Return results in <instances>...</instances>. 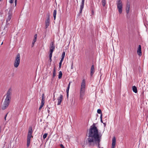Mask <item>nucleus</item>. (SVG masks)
Instances as JSON below:
<instances>
[{
    "mask_svg": "<svg viewBox=\"0 0 148 148\" xmlns=\"http://www.w3.org/2000/svg\"><path fill=\"white\" fill-rule=\"evenodd\" d=\"M102 114H101V116H100L101 121L102 123H103L102 121Z\"/></svg>",
    "mask_w": 148,
    "mask_h": 148,
    "instance_id": "obj_34",
    "label": "nucleus"
},
{
    "mask_svg": "<svg viewBox=\"0 0 148 148\" xmlns=\"http://www.w3.org/2000/svg\"><path fill=\"white\" fill-rule=\"evenodd\" d=\"M132 90L133 92L135 93H136L137 92V88L135 86H134L132 87Z\"/></svg>",
    "mask_w": 148,
    "mask_h": 148,
    "instance_id": "obj_16",
    "label": "nucleus"
},
{
    "mask_svg": "<svg viewBox=\"0 0 148 148\" xmlns=\"http://www.w3.org/2000/svg\"><path fill=\"white\" fill-rule=\"evenodd\" d=\"M71 82H69V84H68V87H67V89H66V92H69V88H70V84H71Z\"/></svg>",
    "mask_w": 148,
    "mask_h": 148,
    "instance_id": "obj_17",
    "label": "nucleus"
},
{
    "mask_svg": "<svg viewBox=\"0 0 148 148\" xmlns=\"http://www.w3.org/2000/svg\"><path fill=\"white\" fill-rule=\"evenodd\" d=\"M12 94V90L11 88H10L5 95L6 97L3 104L1 105V108L2 110H4L8 107L10 102Z\"/></svg>",
    "mask_w": 148,
    "mask_h": 148,
    "instance_id": "obj_1",
    "label": "nucleus"
},
{
    "mask_svg": "<svg viewBox=\"0 0 148 148\" xmlns=\"http://www.w3.org/2000/svg\"><path fill=\"white\" fill-rule=\"evenodd\" d=\"M60 146L61 148H65L64 146L62 144H60Z\"/></svg>",
    "mask_w": 148,
    "mask_h": 148,
    "instance_id": "obj_31",
    "label": "nucleus"
},
{
    "mask_svg": "<svg viewBox=\"0 0 148 148\" xmlns=\"http://www.w3.org/2000/svg\"><path fill=\"white\" fill-rule=\"evenodd\" d=\"M35 43V42H32V47H33L34 45V44Z\"/></svg>",
    "mask_w": 148,
    "mask_h": 148,
    "instance_id": "obj_30",
    "label": "nucleus"
},
{
    "mask_svg": "<svg viewBox=\"0 0 148 148\" xmlns=\"http://www.w3.org/2000/svg\"><path fill=\"white\" fill-rule=\"evenodd\" d=\"M32 128L31 127H30L29 128L27 139V145L28 147L29 145L31 138L33 137V136H32Z\"/></svg>",
    "mask_w": 148,
    "mask_h": 148,
    "instance_id": "obj_3",
    "label": "nucleus"
},
{
    "mask_svg": "<svg viewBox=\"0 0 148 148\" xmlns=\"http://www.w3.org/2000/svg\"><path fill=\"white\" fill-rule=\"evenodd\" d=\"M137 53L140 56H141L142 55V52L141 51V46L139 45L137 50Z\"/></svg>",
    "mask_w": 148,
    "mask_h": 148,
    "instance_id": "obj_10",
    "label": "nucleus"
},
{
    "mask_svg": "<svg viewBox=\"0 0 148 148\" xmlns=\"http://www.w3.org/2000/svg\"><path fill=\"white\" fill-rule=\"evenodd\" d=\"M3 44V42H2L1 44V45H2Z\"/></svg>",
    "mask_w": 148,
    "mask_h": 148,
    "instance_id": "obj_39",
    "label": "nucleus"
},
{
    "mask_svg": "<svg viewBox=\"0 0 148 148\" xmlns=\"http://www.w3.org/2000/svg\"><path fill=\"white\" fill-rule=\"evenodd\" d=\"M42 107H43V106H41L40 105V107H39V110H40L42 108Z\"/></svg>",
    "mask_w": 148,
    "mask_h": 148,
    "instance_id": "obj_36",
    "label": "nucleus"
},
{
    "mask_svg": "<svg viewBox=\"0 0 148 148\" xmlns=\"http://www.w3.org/2000/svg\"><path fill=\"white\" fill-rule=\"evenodd\" d=\"M8 30L7 29H6L5 27L4 28V32H2L1 33L2 34H5L6 32H7V31Z\"/></svg>",
    "mask_w": 148,
    "mask_h": 148,
    "instance_id": "obj_21",
    "label": "nucleus"
},
{
    "mask_svg": "<svg viewBox=\"0 0 148 148\" xmlns=\"http://www.w3.org/2000/svg\"><path fill=\"white\" fill-rule=\"evenodd\" d=\"M44 103H45V102H44V98H43V97H42L41 106H43L44 105Z\"/></svg>",
    "mask_w": 148,
    "mask_h": 148,
    "instance_id": "obj_24",
    "label": "nucleus"
},
{
    "mask_svg": "<svg viewBox=\"0 0 148 148\" xmlns=\"http://www.w3.org/2000/svg\"><path fill=\"white\" fill-rule=\"evenodd\" d=\"M47 133H45L44 134V135L43 136V138L44 139H45L46 138V137H47Z\"/></svg>",
    "mask_w": 148,
    "mask_h": 148,
    "instance_id": "obj_29",
    "label": "nucleus"
},
{
    "mask_svg": "<svg viewBox=\"0 0 148 148\" xmlns=\"http://www.w3.org/2000/svg\"><path fill=\"white\" fill-rule=\"evenodd\" d=\"M95 72V71L94 67V65H92L91 67L90 71V75L91 76H92V75Z\"/></svg>",
    "mask_w": 148,
    "mask_h": 148,
    "instance_id": "obj_14",
    "label": "nucleus"
},
{
    "mask_svg": "<svg viewBox=\"0 0 148 148\" xmlns=\"http://www.w3.org/2000/svg\"><path fill=\"white\" fill-rule=\"evenodd\" d=\"M43 95H44V94H43L42 95V96H43Z\"/></svg>",
    "mask_w": 148,
    "mask_h": 148,
    "instance_id": "obj_41",
    "label": "nucleus"
},
{
    "mask_svg": "<svg viewBox=\"0 0 148 148\" xmlns=\"http://www.w3.org/2000/svg\"><path fill=\"white\" fill-rule=\"evenodd\" d=\"M62 73L61 71H60L59 73V74L58 75V78L59 79H60L61 78L62 76Z\"/></svg>",
    "mask_w": 148,
    "mask_h": 148,
    "instance_id": "obj_22",
    "label": "nucleus"
},
{
    "mask_svg": "<svg viewBox=\"0 0 148 148\" xmlns=\"http://www.w3.org/2000/svg\"><path fill=\"white\" fill-rule=\"evenodd\" d=\"M86 90V81L83 79L81 83V88L80 90V99L82 100L84 98V96L85 95Z\"/></svg>",
    "mask_w": 148,
    "mask_h": 148,
    "instance_id": "obj_2",
    "label": "nucleus"
},
{
    "mask_svg": "<svg viewBox=\"0 0 148 148\" xmlns=\"http://www.w3.org/2000/svg\"><path fill=\"white\" fill-rule=\"evenodd\" d=\"M117 8L120 14L122 13L123 11V4L121 0H117L116 3Z\"/></svg>",
    "mask_w": 148,
    "mask_h": 148,
    "instance_id": "obj_5",
    "label": "nucleus"
},
{
    "mask_svg": "<svg viewBox=\"0 0 148 148\" xmlns=\"http://www.w3.org/2000/svg\"><path fill=\"white\" fill-rule=\"evenodd\" d=\"M36 39H37V38H34V40H33V42H35L36 41Z\"/></svg>",
    "mask_w": 148,
    "mask_h": 148,
    "instance_id": "obj_32",
    "label": "nucleus"
},
{
    "mask_svg": "<svg viewBox=\"0 0 148 148\" xmlns=\"http://www.w3.org/2000/svg\"><path fill=\"white\" fill-rule=\"evenodd\" d=\"M84 1L85 0H82V1L81 3V4L80 5V13H81L82 10L84 8Z\"/></svg>",
    "mask_w": 148,
    "mask_h": 148,
    "instance_id": "obj_11",
    "label": "nucleus"
},
{
    "mask_svg": "<svg viewBox=\"0 0 148 148\" xmlns=\"http://www.w3.org/2000/svg\"><path fill=\"white\" fill-rule=\"evenodd\" d=\"M12 10V8H10L8 13V16L6 20V21L7 23H8L9 21H10V19H11Z\"/></svg>",
    "mask_w": 148,
    "mask_h": 148,
    "instance_id": "obj_6",
    "label": "nucleus"
},
{
    "mask_svg": "<svg viewBox=\"0 0 148 148\" xmlns=\"http://www.w3.org/2000/svg\"><path fill=\"white\" fill-rule=\"evenodd\" d=\"M101 3L102 5L104 7L106 4V0H102Z\"/></svg>",
    "mask_w": 148,
    "mask_h": 148,
    "instance_id": "obj_20",
    "label": "nucleus"
},
{
    "mask_svg": "<svg viewBox=\"0 0 148 148\" xmlns=\"http://www.w3.org/2000/svg\"><path fill=\"white\" fill-rule=\"evenodd\" d=\"M5 145V144H4V146H3V147H4V145Z\"/></svg>",
    "mask_w": 148,
    "mask_h": 148,
    "instance_id": "obj_40",
    "label": "nucleus"
},
{
    "mask_svg": "<svg viewBox=\"0 0 148 148\" xmlns=\"http://www.w3.org/2000/svg\"><path fill=\"white\" fill-rule=\"evenodd\" d=\"M65 55V52L64 51H63L62 53V58L61 60H63L64 59V58Z\"/></svg>",
    "mask_w": 148,
    "mask_h": 148,
    "instance_id": "obj_19",
    "label": "nucleus"
},
{
    "mask_svg": "<svg viewBox=\"0 0 148 148\" xmlns=\"http://www.w3.org/2000/svg\"><path fill=\"white\" fill-rule=\"evenodd\" d=\"M44 103H45V102H44V98H43V97H42L41 106H43L44 105Z\"/></svg>",
    "mask_w": 148,
    "mask_h": 148,
    "instance_id": "obj_23",
    "label": "nucleus"
},
{
    "mask_svg": "<svg viewBox=\"0 0 148 148\" xmlns=\"http://www.w3.org/2000/svg\"><path fill=\"white\" fill-rule=\"evenodd\" d=\"M116 144V138L114 137L112 140V148H114Z\"/></svg>",
    "mask_w": 148,
    "mask_h": 148,
    "instance_id": "obj_9",
    "label": "nucleus"
},
{
    "mask_svg": "<svg viewBox=\"0 0 148 148\" xmlns=\"http://www.w3.org/2000/svg\"><path fill=\"white\" fill-rule=\"evenodd\" d=\"M20 54L18 53L15 57V60L14 63V66L15 67L17 68L18 66L20 63Z\"/></svg>",
    "mask_w": 148,
    "mask_h": 148,
    "instance_id": "obj_4",
    "label": "nucleus"
},
{
    "mask_svg": "<svg viewBox=\"0 0 148 148\" xmlns=\"http://www.w3.org/2000/svg\"><path fill=\"white\" fill-rule=\"evenodd\" d=\"M55 46L53 42H51L50 44L49 47L50 53L49 54H52L53 52L55 49Z\"/></svg>",
    "mask_w": 148,
    "mask_h": 148,
    "instance_id": "obj_7",
    "label": "nucleus"
},
{
    "mask_svg": "<svg viewBox=\"0 0 148 148\" xmlns=\"http://www.w3.org/2000/svg\"><path fill=\"white\" fill-rule=\"evenodd\" d=\"M57 13V11L56 10H54L53 12V16L54 20H55L56 18V16Z\"/></svg>",
    "mask_w": 148,
    "mask_h": 148,
    "instance_id": "obj_15",
    "label": "nucleus"
},
{
    "mask_svg": "<svg viewBox=\"0 0 148 148\" xmlns=\"http://www.w3.org/2000/svg\"><path fill=\"white\" fill-rule=\"evenodd\" d=\"M97 112L99 114H102L101 111L100 109H98L97 110Z\"/></svg>",
    "mask_w": 148,
    "mask_h": 148,
    "instance_id": "obj_28",
    "label": "nucleus"
},
{
    "mask_svg": "<svg viewBox=\"0 0 148 148\" xmlns=\"http://www.w3.org/2000/svg\"><path fill=\"white\" fill-rule=\"evenodd\" d=\"M7 114H6L5 116L4 117V119L5 120H6V117H7Z\"/></svg>",
    "mask_w": 148,
    "mask_h": 148,
    "instance_id": "obj_37",
    "label": "nucleus"
},
{
    "mask_svg": "<svg viewBox=\"0 0 148 148\" xmlns=\"http://www.w3.org/2000/svg\"><path fill=\"white\" fill-rule=\"evenodd\" d=\"M37 34H35L34 36V38H37Z\"/></svg>",
    "mask_w": 148,
    "mask_h": 148,
    "instance_id": "obj_35",
    "label": "nucleus"
},
{
    "mask_svg": "<svg viewBox=\"0 0 148 148\" xmlns=\"http://www.w3.org/2000/svg\"><path fill=\"white\" fill-rule=\"evenodd\" d=\"M63 60H61L59 64V68H60L61 67V64L62 63V62L63 61Z\"/></svg>",
    "mask_w": 148,
    "mask_h": 148,
    "instance_id": "obj_26",
    "label": "nucleus"
},
{
    "mask_svg": "<svg viewBox=\"0 0 148 148\" xmlns=\"http://www.w3.org/2000/svg\"><path fill=\"white\" fill-rule=\"evenodd\" d=\"M130 8V5L129 3H127L126 5V13L128 14L129 13Z\"/></svg>",
    "mask_w": 148,
    "mask_h": 148,
    "instance_id": "obj_13",
    "label": "nucleus"
},
{
    "mask_svg": "<svg viewBox=\"0 0 148 148\" xmlns=\"http://www.w3.org/2000/svg\"><path fill=\"white\" fill-rule=\"evenodd\" d=\"M14 0H10L9 2L10 3H12L14 1ZM17 0H15V5L16 6V2Z\"/></svg>",
    "mask_w": 148,
    "mask_h": 148,
    "instance_id": "obj_25",
    "label": "nucleus"
},
{
    "mask_svg": "<svg viewBox=\"0 0 148 148\" xmlns=\"http://www.w3.org/2000/svg\"><path fill=\"white\" fill-rule=\"evenodd\" d=\"M63 99V96L62 95H60V97L58 98V105H60Z\"/></svg>",
    "mask_w": 148,
    "mask_h": 148,
    "instance_id": "obj_12",
    "label": "nucleus"
},
{
    "mask_svg": "<svg viewBox=\"0 0 148 148\" xmlns=\"http://www.w3.org/2000/svg\"><path fill=\"white\" fill-rule=\"evenodd\" d=\"M49 16L48 15L47 19L45 21V28H47L49 26Z\"/></svg>",
    "mask_w": 148,
    "mask_h": 148,
    "instance_id": "obj_8",
    "label": "nucleus"
},
{
    "mask_svg": "<svg viewBox=\"0 0 148 148\" xmlns=\"http://www.w3.org/2000/svg\"><path fill=\"white\" fill-rule=\"evenodd\" d=\"M56 69L55 67H54L53 70V77H54L56 76Z\"/></svg>",
    "mask_w": 148,
    "mask_h": 148,
    "instance_id": "obj_18",
    "label": "nucleus"
},
{
    "mask_svg": "<svg viewBox=\"0 0 148 148\" xmlns=\"http://www.w3.org/2000/svg\"><path fill=\"white\" fill-rule=\"evenodd\" d=\"M52 54H49V57L50 62H51L52 61L51 57H52Z\"/></svg>",
    "mask_w": 148,
    "mask_h": 148,
    "instance_id": "obj_27",
    "label": "nucleus"
},
{
    "mask_svg": "<svg viewBox=\"0 0 148 148\" xmlns=\"http://www.w3.org/2000/svg\"><path fill=\"white\" fill-rule=\"evenodd\" d=\"M73 63H72L71 65V69H73Z\"/></svg>",
    "mask_w": 148,
    "mask_h": 148,
    "instance_id": "obj_33",
    "label": "nucleus"
},
{
    "mask_svg": "<svg viewBox=\"0 0 148 148\" xmlns=\"http://www.w3.org/2000/svg\"><path fill=\"white\" fill-rule=\"evenodd\" d=\"M67 93V97H68V96H69V92H66Z\"/></svg>",
    "mask_w": 148,
    "mask_h": 148,
    "instance_id": "obj_38",
    "label": "nucleus"
}]
</instances>
